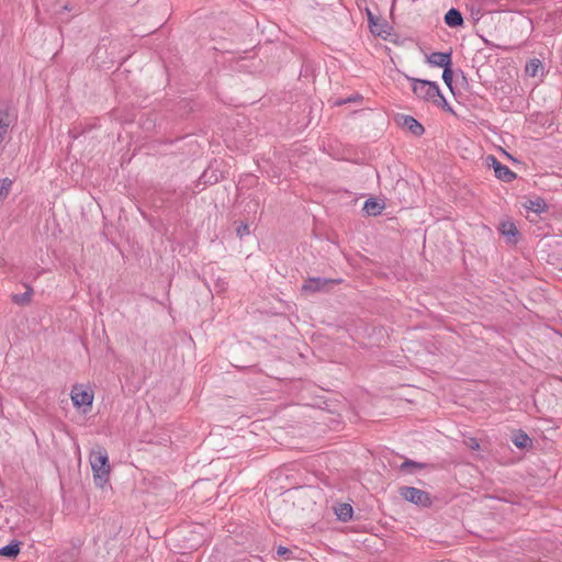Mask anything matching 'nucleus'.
Wrapping results in <instances>:
<instances>
[{
    "mask_svg": "<svg viewBox=\"0 0 562 562\" xmlns=\"http://www.w3.org/2000/svg\"><path fill=\"white\" fill-rule=\"evenodd\" d=\"M413 93L420 100L431 102L436 106L452 111L446 98L442 95L439 86L429 80L409 78Z\"/></svg>",
    "mask_w": 562,
    "mask_h": 562,
    "instance_id": "obj_1",
    "label": "nucleus"
},
{
    "mask_svg": "<svg viewBox=\"0 0 562 562\" xmlns=\"http://www.w3.org/2000/svg\"><path fill=\"white\" fill-rule=\"evenodd\" d=\"M89 460L95 485L103 487L108 483L110 474V464L106 450L102 447L93 449L90 452Z\"/></svg>",
    "mask_w": 562,
    "mask_h": 562,
    "instance_id": "obj_2",
    "label": "nucleus"
},
{
    "mask_svg": "<svg viewBox=\"0 0 562 562\" xmlns=\"http://www.w3.org/2000/svg\"><path fill=\"white\" fill-rule=\"evenodd\" d=\"M70 398L76 408L87 413L93 403V392L82 384H76L71 389Z\"/></svg>",
    "mask_w": 562,
    "mask_h": 562,
    "instance_id": "obj_3",
    "label": "nucleus"
},
{
    "mask_svg": "<svg viewBox=\"0 0 562 562\" xmlns=\"http://www.w3.org/2000/svg\"><path fill=\"white\" fill-rule=\"evenodd\" d=\"M340 279L310 278L302 286V291L307 293L325 292L333 285L340 283Z\"/></svg>",
    "mask_w": 562,
    "mask_h": 562,
    "instance_id": "obj_4",
    "label": "nucleus"
},
{
    "mask_svg": "<svg viewBox=\"0 0 562 562\" xmlns=\"http://www.w3.org/2000/svg\"><path fill=\"white\" fill-rule=\"evenodd\" d=\"M400 494L403 498L415 505L429 506L431 504L428 493L416 487H401Z\"/></svg>",
    "mask_w": 562,
    "mask_h": 562,
    "instance_id": "obj_5",
    "label": "nucleus"
},
{
    "mask_svg": "<svg viewBox=\"0 0 562 562\" xmlns=\"http://www.w3.org/2000/svg\"><path fill=\"white\" fill-rule=\"evenodd\" d=\"M487 159L492 161L495 176L499 180L504 182H512L516 178V173L512 171L507 166L501 164L494 156H488Z\"/></svg>",
    "mask_w": 562,
    "mask_h": 562,
    "instance_id": "obj_6",
    "label": "nucleus"
},
{
    "mask_svg": "<svg viewBox=\"0 0 562 562\" xmlns=\"http://www.w3.org/2000/svg\"><path fill=\"white\" fill-rule=\"evenodd\" d=\"M427 61L435 67L446 68L452 65L451 53L435 52L427 56Z\"/></svg>",
    "mask_w": 562,
    "mask_h": 562,
    "instance_id": "obj_7",
    "label": "nucleus"
},
{
    "mask_svg": "<svg viewBox=\"0 0 562 562\" xmlns=\"http://www.w3.org/2000/svg\"><path fill=\"white\" fill-rule=\"evenodd\" d=\"M499 232L507 238V243L516 244L518 241V229L514 222L505 221L499 225Z\"/></svg>",
    "mask_w": 562,
    "mask_h": 562,
    "instance_id": "obj_8",
    "label": "nucleus"
},
{
    "mask_svg": "<svg viewBox=\"0 0 562 562\" xmlns=\"http://www.w3.org/2000/svg\"><path fill=\"white\" fill-rule=\"evenodd\" d=\"M9 105L5 103L0 104V144L3 142L8 128L11 124V117L9 114Z\"/></svg>",
    "mask_w": 562,
    "mask_h": 562,
    "instance_id": "obj_9",
    "label": "nucleus"
},
{
    "mask_svg": "<svg viewBox=\"0 0 562 562\" xmlns=\"http://www.w3.org/2000/svg\"><path fill=\"white\" fill-rule=\"evenodd\" d=\"M402 125L415 136H420L425 132L424 126L416 119L409 115L403 116Z\"/></svg>",
    "mask_w": 562,
    "mask_h": 562,
    "instance_id": "obj_10",
    "label": "nucleus"
},
{
    "mask_svg": "<svg viewBox=\"0 0 562 562\" xmlns=\"http://www.w3.org/2000/svg\"><path fill=\"white\" fill-rule=\"evenodd\" d=\"M524 206L527 211L533 212L536 214H541L548 210L546 200L540 196L528 200Z\"/></svg>",
    "mask_w": 562,
    "mask_h": 562,
    "instance_id": "obj_11",
    "label": "nucleus"
},
{
    "mask_svg": "<svg viewBox=\"0 0 562 562\" xmlns=\"http://www.w3.org/2000/svg\"><path fill=\"white\" fill-rule=\"evenodd\" d=\"M445 23L450 27H459L463 25V18L458 9H450L445 15Z\"/></svg>",
    "mask_w": 562,
    "mask_h": 562,
    "instance_id": "obj_12",
    "label": "nucleus"
},
{
    "mask_svg": "<svg viewBox=\"0 0 562 562\" xmlns=\"http://www.w3.org/2000/svg\"><path fill=\"white\" fill-rule=\"evenodd\" d=\"M384 209V204L375 199H368L363 204V212L370 216L379 215Z\"/></svg>",
    "mask_w": 562,
    "mask_h": 562,
    "instance_id": "obj_13",
    "label": "nucleus"
},
{
    "mask_svg": "<svg viewBox=\"0 0 562 562\" xmlns=\"http://www.w3.org/2000/svg\"><path fill=\"white\" fill-rule=\"evenodd\" d=\"M542 63L538 58L530 59L525 67L526 74L530 77H537L539 74H542Z\"/></svg>",
    "mask_w": 562,
    "mask_h": 562,
    "instance_id": "obj_14",
    "label": "nucleus"
},
{
    "mask_svg": "<svg viewBox=\"0 0 562 562\" xmlns=\"http://www.w3.org/2000/svg\"><path fill=\"white\" fill-rule=\"evenodd\" d=\"M352 507L347 503L339 504L335 507V514L341 521L349 520L352 517Z\"/></svg>",
    "mask_w": 562,
    "mask_h": 562,
    "instance_id": "obj_15",
    "label": "nucleus"
},
{
    "mask_svg": "<svg viewBox=\"0 0 562 562\" xmlns=\"http://www.w3.org/2000/svg\"><path fill=\"white\" fill-rule=\"evenodd\" d=\"M32 294V289L27 286L24 293L12 295V301L19 305H25L31 302Z\"/></svg>",
    "mask_w": 562,
    "mask_h": 562,
    "instance_id": "obj_16",
    "label": "nucleus"
},
{
    "mask_svg": "<svg viewBox=\"0 0 562 562\" xmlns=\"http://www.w3.org/2000/svg\"><path fill=\"white\" fill-rule=\"evenodd\" d=\"M19 551L20 548L18 543H10L0 549V555L13 558L19 553Z\"/></svg>",
    "mask_w": 562,
    "mask_h": 562,
    "instance_id": "obj_17",
    "label": "nucleus"
},
{
    "mask_svg": "<svg viewBox=\"0 0 562 562\" xmlns=\"http://www.w3.org/2000/svg\"><path fill=\"white\" fill-rule=\"evenodd\" d=\"M12 187V181L9 178H4L0 180V202L4 200Z\"/></svg>",
    "mask_w": 562,
    "mask_h": 562,
    "instance_id": "obj_18",
    "label": "nucleus"
},
{
    "mask_svg": "<svg viewBox=\"0 0 562 562\" xmlns=\"http://www.w3.org/2000/svg\"><path fill=\"white\" fill-rule=\"evenodd\" d=\"M442 80L452 90V70H451V66H448V67L443 68Z\"/></svg>",
    "mask_w": 562,
    "mask_h": 562,
    "instance_id": "obj_19",
    "label": "nucleus"
},
{
    "mask_svg": "<svg viewBox=\"0 0 562 562\" xmlns=\"http://www.w3.org/2000/svg\"><path fill=\"white\" fill-rule=\"evenodd\" d=\"M425 465L423 463H418V462H415V461H412V460H406L402 463L401 465V469L402 470H406V469H423Z\"/></svg>",
    "mask_w": 562,
    "mask_h": 562,
    "instance_id": "obj_20",
    "label": "nucleus"
},
{
    "mask_svg": "<svg viewBox=\"0 0 562 562\" xmlns=\"http://www.w3.org/2000/svg\"><path fill=\"white\" fill-rule=\"evenodd\" d=\"M368 20L370 23L371 31L373 33L380 34L381 31L378 29V24L375 23V18L370 11H368Z\"/></svg>",
    "mask_w": 562,
    "mask_h": 562,
    "instance_id": "obj_21",
    "label": "nucleus"
},
{
    "mask_svg": "<svg viewBox=\"0 0 562 562\" xmlns=\"http://www.w3.org/2000/svg\"><path fill=\"white\" fill-rule=\"evenodd\" d=\"M529 438L527 435H519L518 437H516V439L514 440V443L519 447V448H524L527 446V442H528Z\"/></svg>",
    "mask_w": 562,
    "mask_h": 562,
    "instance_id": "obj_22",
    "label": "nucleus"
},
{
    "mask_svg": "<svg viewBox=\"0 0 562 562\" xmlns=\"http://www.w3.org/2000/svg\"><path fill=\"white\" fill-rule=\"evenodd\" d=\"M236 232H237V235L240 236V237H243L244 235H249L250 234L249 226L246 225V224H241L240 226H238Z\"/></svg>",
    "mask_w": 562,
    "mask_h": 562,
    "instance_id": "obj_23",
    "label": "nucleus"
},
{
    "mask_svg": "<svg viewBox=\"0 0 562 562\" xmlns=\"http://www.w3.org/2000/svg\"><path fill=\"white\" fill-rule=\"evenodd\" d=\"M465 445L472 450H476L480 447L477 440L474 438H469L468 440H465Z\"/></svg>",
    "mask_w": 562,
    "mask_h": 562,
    "instance_id": "obj_24",
    "label": "nucleus"
},
{
    "mask_svg": "<svg viewBox=\"0 0 562 562\" xmlns=\"http://www.w3.org/2000/svg\"><path fill=\"white\" fill-rule=\"evenodd\" d=\"M288 552H289V549H286L285 547H281V546L277 550L278 555H284Z\"/></svg>",
    "mask_w": 562,
    "mask_h": 562,
    "instance_id": "obj_25",
    "label": "nucleus"
}]
</instances>
